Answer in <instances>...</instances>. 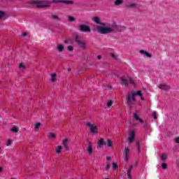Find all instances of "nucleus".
Listing matches in <instances>:
<instances>
[{"label": "nucleus", "mask_w": 179, "mask_h": 179, "mask_svg": "<svg viewBox=\"0 0 179 179\" xmlns=\"http://www.w3.org/2000/svg\"><path fill=\"white\" fill-rule=\"evenodd\" d=\"M52 19H58V15H54L52 16Z\"/></svg>", "instance_id": "nucleus-45"}, {"label": "nucleus", "mask_w": 179, "mask_h": 179, "mask_svg": "<svg viewBox=\"0 0 179 179\" xmlns=\"http://www.w3.org/2000/svg\"><path fill=\"white\" fill-rule=\"evenodd\" d=\"M63 146L66 150H69V139L64 138L63 140Z\"/></svg>", "instance_id": "nucleus-11"}, {"label": "nucleus", "mask_w": 179, "mask_h": 179, "mask_svg": "<svg viewBox=\"0 0 179 179\" xmlns=\"http://www.w3.org/2000/svg\"><path fill=\"white\" fill-rule=\"evenodd\" d=\"M80 30L84 33H90L92 31L90 27L86 24L80 25Z\"/></svg>", "instance_id": "nucleus-8"}, {"label": "nucleus", "mask_w": 179, "mask_h": 179, "mask_svg": "<svg viewBox=\"0 0 179 179\" xmlns=\"http://www.w3.org/2000/svg\"><path fill=\"white\" fill-rule=\"evenodd\" d=\"M31 5H35L36 8H50V2L47 1L34 0L29 3Z\"/></svg>", "instance_id": "nucleus-2"}, {"label": "nucleus", "mask_w": 179, "mask_h": 179, "mask_svg": "<svg viewBox=\"0 0 179 179\" xmlns=\"http://www.w3.org/2000/svg\"><path fill=\"white\" fill-rule=\"evenodd\" d=\"M112 57H113V58H114V57H115L113 54L112 55Z\"/></svg>", "instance_id": "nucleus-51"}, {"label": "nucleus", "mask_w": 179, "mask_h": 179, "mask_svg": "<svg viewBox=\"0 0 179 179\" xmlns=\"http://www.w3.org/2000/svg\"><path fill=\"white\" fill-rule=\"evenodd\" d=\"M62 150V146L58 145L56 148V153H61V150Z\"/></svg>", "instance_id": "nucleus-30"}, {"label": "nucleus", "mask_w": 179, "mask_h": 179, "mask_svg": "<svg viewBox=\"0 0 179 179\" xmlns=\"http://www.w3.org/2000/svg\"><path fill=\"white\" fill-rule=\"evenodd\" d=\"M57 51L58 52H62V51H64V50H65V46H64V45L62 44H59L57 45Z\"/></svg>", "instance_id": "nucleus-17"}, {"label": "nucleus", "mask_w": 179, "mask_h": 179, "mask_svg": "<svg viewBox=\"0 0 179 179\" xmlns=\"http://www.w3.org/2000/svg\"><path fill=\"white\" fill-rule=\"evenodd\" d=\"M52 3H66V5H72L73 3L72 1H65V0H53Z\"/></svg>", "instance_id": "nucleus-9"}, {"label": "nucleus", "mask_w": 179, "mask_h": 179, "mask_svg": "<svg viewBox=\"0 0 179 179\" xmlns=\"http://www.w3.org/2000/svg\"><path fill=\"white\" fill-rule=\"evenodd\" d=\"M117 29H118V27L115 24H114L112 27H108L106 26V24L102 23L101 25H99L96 27V31L100 33V34H108L110 33H113V31L117 33Z\"/></svg>", "instance_id": "nucleus-1"}, {"label": "nucleus", "mask_w": 179, "mask_h": 179, "mask_svg": "<svg viewBox=\"0 0 179 179\" xmlns=\"http://www.w3.org/2000/svg\"><path fill=\"white\" fill-rule=\"evenodd\" d=\"M10 143H11L10 140H8V142H7V143H6V145H7V146H9V145H10Z\"/></svg>", "instance_id": "nucleus-46"}, {"label": "nucleus", "mask_w": 179, "mask_h": 179, "mask_svg": "<svg viewBox=\"0 0 179 179\" xmlns=\"http://www.w3.org/2000/svg\"><path fill=\"white\" fill-rule=\"evenodd\" d=\"M136 166H138V162L136 163Z\"/></svg>", "instance_id": "nucleus-52"}, {"label": "nucleus", "mask_w": 179, "mask_h": 179, "mask_svg": "<svg viewBox=\"0 0 179 179\" xmlns=\"http://www.w3.org/2000/svg\"><path fill=\"white\" fill-rule=\"evenodd\" d=\"M2 171V167H0V173Z\"/></svg>", "instance_id": "nucleus-48"}, {"label": "nucleus", "mask_w": 179, "mask_h": 179, "mask_svg": "<svg viewBox=\"0 0 179 179\" xmlns=\"http://www.w3.org/2000/svg\"><path fill=\"white\" fill-rule=\"evenodd\" d=\"M126 99L128 104L132 106V102L136 101V92H132L131 94L127 96Z\"/></svg>", "instance_id": "nucleus-4"}, {"label": "nucleus", "mask_w": 179, "mask_h": 179, "mask_svg": "<svg viewBox=\"0 0 179 179\" xmlns=\"http://www.w3.org/2000/svg\"><path fill=\"white\" fill-rule=\"evenodd\" d=\"M26 36H27V32H24L21 34L22 37H26Z\"/></svg>", "instance_id": "nucleus-42"}, {"label": "nucleus", "mask_w": 179, "mask_h": 179, "mask_svg": "<svg viewBox=\"0 0 179 179\" xmlns=\"http://www.w3.org/2000/svg\"><path fill=\"white\" fill-rule=\"evenodd\" d=\"M127 8H135L136 6V3L131 2L128 4H127Z\"/></svg>", "instance_id": "nucleus-23"}, {"label": "nucleus", "mask_w": 179, "mask_h": 179, "mask_svg": "<svg viewBox=\"0 0 179 179\" xmlns=\"http://www.w3.org/2000/svg\"><path fill=\"white\" fill-rule=\"evenodd\" d=\"M135 139V131L131 130L129 133V137L127 138V141L129 142V145L134 142V140Z\"/></svg>", "instance_id": "nucleus-7"}, {"label": "nucleus", "mask_w": 179, "mask_h": 179, "mask_svg": "<svg viewBox=\"0 0 179 179\" xmlns=\"http://www.w3.org/2000/svg\"><path fill=\"white\" fill-rule=\"evenodd\" d=\"M129 82L133 86H136L135 81H134V79H132V78L129 77Z\"/></svg>", "instance_id": "nucleus-29"}, {"label": "nucleus", "mask_w": 179, "mask_h": 179, "mask_svg": "<svg viewBox=\"0 0 179 179\" xmlns=\"http://www.w3.org/2000/svg\"><path fill=\"white\" fill-rule=\"evenodd\" d=\"M162 90H169L170 89V86L166 85V83H162L158 87Z\"/></svg>", "instance_id": "nucleus-14"}, {"label": "nucleus", "mask_w": 179, "mask_h": 179, "mask_svg": "<svg viewBox=\"0 0 179 179\" xmlns=\"http://www.w3.org/2000/svg\"><path fill=\"white\" fill-rule=\"evenodd\" d=\"M136 96H139V97H140V99H141V100H144V98L142 96V92L141 91H136Z\"/></svg>", "instance_id": "nucleus-26"}, {"label": "nucleus", "mask_w": 179, "mask_h": 179, "mask_svg": "<svg viewBox=\"0 0 179 179\" xmlns=\"http://www.w3.org/2000/svg\"><path fill=\"white\" fill-rule=\"evenodd\" d=\"M1 147H0V153H1Z\"/></svg>", "instance_id": "nucleus-53"}, {"label": "nucleus", "mask_w": 179, "mask_h": 179, "mask_svg": "<svg viewBox=\"0 0 179 179\" xmlns=\"http://www.w3.org/2000/svg\"><path fill=\"white\" fill-rule=\"evenodd\" d=\"M175 141L176 142V143L179 144V137L176 138Z\"/></svg>", "instance_id": "nucleus-43"}, {"label": "nucleus", "mask_w": 179, "mask_h": 179, "mask_svg": "<svg viewBox=\"0 0 179 179\" xmlns=\"http://www.w3.org/2000/svg\"><path fill=\"white\" fill-rule=\"evenodd\" d=\"M101 56H98V59H101Z\"/></svg>", "instance_id": "nucleus-47"}, {"label": "nucleus", "mask_w": 179, "mask_h": 179, "mask_svg": "<svg viewBox=\"0 0 179 179\" xmlns=\"http://www.w3.org/2000/svg\"><path fill=\"white\" fill-rule=\"evenodd\" d=\"M87 152L90 156L93 155V145L92 143H89L88 146L87 147Z\"/></svg>", "instance_id": "nucleus-10"}, {"label": "nucleus", "mask_w": 179, "mask_h": 179, "mask_svg": "<svg viewBox=\"0 0 179 179\" xmlns=\"http://www.w3.org/2000/svg\"><path fill=\"white\" fill-rule=\"evenodd\" d=\"M5 16V13L0 11V19H2Z\"/></svg>", "instance_id": "nucleus-40"}, {"label": "nucleus", "mask_w": 179, "mask_h": 179, "mask_svg": "<svg viewBox=\"0 0 179 179\" xmlns=\"http://www.w3.org/2000/svg\"><path fill=\"white\" fill-rule=\"evenodd\" d=\"M68 19L69 20V22H75V17H73V16H68Z\"/></svg>", "instance_id": "nucleus-35"}, {"label": "nucleus", "mask_w": 179, "mask_h": 179, "mask_svg": "<svg viewBox=\"0 0 179 179\" xmlns=\"http://www.w3.org/2000/svg\"><path fill=\"white\" fill-rule=\"evenodd\" d=\"M87 127H89L91 134H97V131H99V129L97 128V126L96 124L88 122H87Z\"/></svg>", "instance_id": "nucleus-6"}, {"label": "nucleus", "mask_w": 179, "mask_h": 179, "mask_svg": "<svg viewBox=\"0 0 179 179\" xmlns=\"http://www.w3.org/2000/svg\"><path fill=\"white\" fill-rule=\"evenodd\" d=\"M105 108H107L108 110H111V108H113V101L108 100L106 103V107Z\"/></svg>", "instance_id": "nucleus-16"}, {"label": "nucleus", "mask_w": 179, "mask_h": 179, "mask_svg": "<svg viewBox=\"0 0 179 179\" xmlns=\"http://www.w3.org/2000/svg\"><path fill=\"white\" fill-rule=\"evenodd\" d=\"M104 179H108V178H104Z\"/></svg>", "instance_id": "nucleus-55"}, {"label": "nucleus", "mask_w": 179, "mask_h": 179, "mask_svg": "<svg viewBox=\"0 0 179 179\" xmlns=\"http://www.w3.org/2000/svg\"><path fill=\"white\" fill-rule=\"evenodd\" d=\"M104 143H106V142H104V139L103 138L99 139V141L97 143V145H98L97 148H101V146H103Z\"/></svg>", "instance_id": "nucleus-21"}, {"label": "nucleus", "mask_w": 179, "mask_h": 179, "mask_svg": "<svg viewBox=\"0 0 179 179\" xmlns=\"http://www.w3.org/2000/svg\"><path fill=\"white\" fill-rule=\"evenodd\" d=\"M48 138L50 141H55L57 138V134L55 133L50 132L48 134Z\"/></svg>", "instance_id": "nucleus-13"}, {"label": "nucleus", "mask_w": 179, "mask_h": 179, "mask_svg": "<svg viewBox=\"0 0 179 179\" xmlns=\"http://www.w3.org/2000/svg\"><path fill=\"white\" fill-rule=\"evenodd\" d=\"M104 146H108V148H113V141L111 140H108L107 142H105Z\"/></svg>", "instance_id": "nucleus-20"}, {"label": "nucleus", "mask_w": 179, "mask_h": 179, "mask_svg": "<svg viewBox=\"0 0 179 179\" xmlns=\"http://www.w3.org/2000/svg\"><path fill=\"white\" fill-rule=\"evenodd\" d=\"M65 44H73V40L71 38H67L64 41Z\"/></svg>", "instance_id": "nucleus-25"}, {"label": "nucleus", "mask_w": 179, "mask_h": 179, "mask_svg": "<svg viewBox=\"0 0 179 179\" xmlns=\"http://www.w3.org/2000/svg\"><path fill=\"white\" fill-rule=\"evenodd\" d=\"M152 117H154L155 120H157V113H156V111L152 113Z\"/></svg>", "instance_id": "nucleus-38"}, {"label": "nucleus", "mask_w": 179, "mask_h": 179, "mask_svg": "<svg viewBox=\"0 0 179 179\" xmlns=\"http://www.w3.org/2000/svg\"><path fill=\"white\" fill-rule=\"evenodd\" d=\"M40 127H41V123L37 122L36 124H35L34 129H38V128H40Z\"/></svg>", "instance_id": "nucleus-33"}, {"label": "nucleus", "mask_w": 179, "mask_h": 179, "mask_svg": "<svg viewBox=\"0 0 179 179\" xmlns=\"http://www.w3.org/2000/svg\"><path fill=\"white\" fill-rule=\"evenodd\" d=\"M112 167L113 170H117V169H118V164H117V162H113L112 164Z\"/></svg>", "instance_id": "nucleus-28"}, {"label": "nucleus", "mask_w": 179, "mask_h": 179, "mask_svg": "<svg viewBox=\"0 0 179 179\" xmlns=\"http://www.w3.org/2000/svg\"><path fill=\"white\" fill-rule=\"evenodd\" d=\"M49 76H50L49 80L50 82H52V83H54L55 82H57V74L55 73H50Z\"/></svg>", "instance_id": "nucleus-12"}, {"label": "nucleus", "mask_w": 179, "mask_h": 179, "mask_svg": "<svg viewBox=\"0 0 179 179\" xmlns=\"http://www.w3.org/2000/svg\"><path fill=\"white\" fill-rule=\"evenodd\" d=\"M137 152H141V149L139 148V142L136 143Z\"/></svg>", "instance_id": "nucleus-39"}, {"label": "nucleus", "mask_w": 179, "mask_h": 179, "mask_svg": "<svg viewBox=\"0 0 179 179\" xmlns=\"http://www.w3.org/2000/svg\"><path fill=\"white\" fill-rule=\"evenodd\" d=\"M132 169H134V166L129 165V169L127 170V175L129 176V177H131V171H132Z\"/></svg>", "instance_id": "nucleus-24"}, {"label": "nucleus", "mask_w": 179, "mask_h": 179, "mask_svg": "<svg viewBox=\"0 0 179 179\" xmlns=\"http://www.w3.org/2000/svg\"><path fill=\"white\" fill-rule=\"evenodd\" d=\"M133 117H134V120H137L141 124H143V120H142V119L139 118V116L138 115V113L136 112H134L133 113Z\"/></svg>", "instance_id": "nucleus-15"}, {"label": "nucleus", "mask_w": 179, "mask_h": 179, "mask_svg": "<svg viewBox=\"0 0 179 179\" xmlns=\"http://www.w3.org/2000/svg\"><path fill=\"white\" fill-rule=\"evenodd\" d=\"M106 160H107L108 162H110V160H111V157L107 156V157H106Z\"/></svg>", "instance_id": "nucleus-44"}, {"label": "nucleus", "mask_w": 179, "mask_h": 179, "mask_svg": "<svg viewBox=\"0 0 179 179\" xmlns=\"http://www.w3.org/2000/svg\"><path fill=\"white\" fill-rule=\"evenodd\" d=\"M127 179H131V176H129Z\"/></svg>", "instance_id": "nucleus-49"}, {"label": "nucleus", "mask_w": 179, "mask_h": 179, "mask_svg": "<svg viewBox=\"0 0 179 179\" xmlns=\"http://www.w3.org/2000/svg\"><path fill=\"white\" fill-rule=\"evenodd\" d=\"M19 68H20V69H24L25 68H26V66H24V64H23V63H20V64H19Z\"/></svg>", "instance_id": "nucleus-34"}, {"label": "nucleus", "mask_w": 179, "mask_h": 179, "mask_svg": "<svg viewBox=\"0 0 179 179\" xmlns=\"http://www.w3.org/2000/svg\"><path fill=\"white\" fill-rule=\"evenodd\" d=\"M9 65H10V64L8 63V66H9Z\"/></svg>", "instance_id": "nucleus-54"}, {"label": "nucleus", "mask_w": 179, "mask_h": 179, "mask_svg": "<svg viewBox=\"0 0 179 179\" xmlns=\"http://www.w3.org/2000/svg\"><path fill=\"white\" fill-rule=\"evenodd\" d=\"M75 41L83 50H86V48H87V44L86 43V41L82 39V36L76 35L75 36Z\"/></svg>", "instance_id": "nucleus-3"}, {"label": "nucleus", "mask_w": 179, "mask_h": 179, "mask_svg": "<svg viewBox=\"0 0 179 179\" xmlns=\"http://www.w3.org/2000/svg\"><path fill=\"white\" fill-rule=\"evenodd\" d=\"M121 3H122V0H116L115 1V5H116V6L121 5Z\"/></svg>", "instance_id": "nucleus-32"}, {"label": "nucleus", "mask_w": 179, "mask_h": 179, "mask_svg": "<svg viewBox=\"0 0 179 179\" xmlns=\"http://www.w3.org/2000/svg\"><path fill=\"white\" fill-rule=\"evenodd\" d=\"M92 20L94 23H96V24H100V26H101L102 23L100 22V18H99V17H94L92 18Z\"/></svg>", "instance_id": "nucleus-19"}, {"label": "nucleus", "mask_w": 179, "mask_h": 179, "mask_svg": "<svg viewBox=\"0 0 179 179\" xmlns=\"http://www.w3.org/2000/svg\"><path fill=\"white\" fill-rule=\"evenodd\" d=\"M162 167L163 170H166V169H167V164L166 163L162 164Z\"/></svg>", "instance_id": "nucleus-37"}, {"label": "nucleus", "mask_w": 179, "mask_h": 179, "mask_svg": "<svg viewBox=\"0 0 179 179\" xmlns=\"http://www.w3.org/2000/svg\"><path fill=\"white\" fill-rule=\"evenodd\" d=\"M166 159H167V155L162 154L161 155V160H162V162H166Z\"/></svg>", "instance_id": "nucleus-27"}, {"label": "nucleus", "mask_w": 179, "mask_h": 179, "mask_svg": "<svg viewBox=\"0 0 179 179\" xmlns=\"http://www.w3.org/2000/svg\"><path fill=\"white\" fill-rule=\"evenodd\" d=\"M129 157H131V150L128 147H124V150L123 151V158L124 162H128L129 160Z\"/></svg>", "instance_id": "nucleus-5"}, {"label": "nucleus", "mask_w": 179, "mask_h": 179, "mask_svg": "<svg viewBox=\"0 0 179 179\" xmlns=\"http://www.w3.org/2000/svg\"><path fill=\"white\" fill-rule=\"evenodd\" d=\"M10 131L12 132H14L15 134H17V132H19V129H17V127H13L10 129Z\"/></svg>", "instance_id": "nucleus-31"}, {"label": "nucleus", "mask_w": 179, "mask_h": 179, "mask_svg": "<svg viewBox=\"0 0 179 179\" xmlns=\"http://www.w3.org/2000/svg\"><path fill=\"white\" fill-rule=\"evenodd\" d=\"M140 54H143V55H145V57H148V58H150L152 57V55H150L149 52H145L143 50H140Z\"/></svg>", "instance_id": "nucleus-18"}, {"label": "nucleus", "mask_w": 179, "mask_h": 179, "mask_svg": "<svg viewBox=\"0 0 179 179\" xmlns=\"http://www.w3.org/2000/svg\"><path fill=\"white\" fill-rule=\"evenodd\" d=\"M67 50H68V51H70V52L73 51V46H72V45L68 46Z\"/></svg>", "instance_id": "nucleus-36"}, {"label": "nucleus", "mask_w": 179, "mask_h": 179, "mask_svg": "<svg viewBox=\"0 0 179 179\" xmlns=\"http://www.w3.org/2000/svg\"><path fill=\"white\" fill-rule=\"evenodd\" d=\"M69 72H71V69H68Z\"/></svg>", "instance_id": "nucleus-50"}, {"label": "nucleus", "mask_w": 179, "mask_h": 179, "mask_svg": "<svg viewBox=\"0 0 179 179\" xmlns=\"http://www.w3.org/2000/svg\"><path fill=\"white\" fill-rule=\"evenodd\" d=\"M110 167H111V165H110V164H108L106 166V170H110Z\"/></svg>", "instance_id": "nucleus-41"}, {"label": "nucleus", "mask_w": 179, "mask_h": 179, "mask_svg": "<svg viewBox=\"0 0 179 179\" xmlns=\"http://www.w3.org/2000/svg\"><path fill=\"white\" fill-rule=\"evenodd\" d=\"M121 80H122V85H124V86H128L129 82L127 81V79H125V77H122Z\"/></svg>", "instance_id": "nucleus-22"}]
</instances>
